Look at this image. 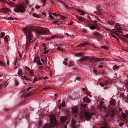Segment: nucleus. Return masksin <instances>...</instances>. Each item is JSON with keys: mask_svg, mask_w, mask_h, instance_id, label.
Instances as JSON below:
<instances>
[{"mask_svg": "<svg viewBox=\"0 0 128 128\" xmlns=\"http://www.w3.org/2000/svg\"><path fill=\"white\" fill-rule=\"evenodd\" d=\"M38 80V79L36 78H34V80L33 83H34L35 82Z\"/></svg>", "mask_w": 128, "mask_h": 128, "instance_id": "c9c22d12", "label": "nucleus"}, {"mask_svg": "<svg viewBox=\"0 0 128 128\" xmlns=\"http://www.w3.org/2000/svg\"><path fill=\"white\" fill-rule=\"evenodd\" d=\"M119 26H119V24H116V25L115 26V28H116L117 27H119Z\"/></svg>", "mask_w": 128, "mask_h": 128, "instance_id": "3c124183", "label": "nucleus"}, {"mask_svg": "<svg viewBox=\"0 0 128 128\" xmlns=\"http://www.w3.org/2000/svg\"><path fill=\"white\" fill-rule=\"evenodd\" d=\"M76 18L80 21L83 22L84 21V18L81 16H80L78 15L76 16Z\"/></svg>", "mask_w": 128, "mask_h": 128, "instance_id": "9b49d317", "label": "nucleus"}, {"mask_svg": "<svg viewBox=\"0 0 128 128\" xmlns=\"http://www.w3.org/2000/svg\"><path fill=\"white\" fill-rule=\"evenodd\" d=\"M100 84V86L102 87H103L104 86V84L100 82L99 83Z\"/></svg>", "mask_w": 128, "mask_h": 128, "instance_id": "79ce46f5", "label": "nucleus"}, {"mask_svg": "<svg viewBox=\"0 0 128 128\" xmlns=\"http://www.w3.org/2000/svg\"><path fill=\"white\" fill-rule=\"evenodd\" d=\"M48 78V77L47 76H46L45 77H44V78H43V79H44V80H46V79H47Z\"/></svg>", "mask_w": 128, "mask_h": 128, "instance_id": "052dcab7", "label": "nucleus"}, {"mask_svg": "<svg viewBox=\"0 0 128 128\" xmlns=\"http://www.w3.org/2000/svg\"><path fill=\"white\" fill-rule=\"evenodd\" d=\"M65 106V102H62V107H64Z\"/></svg>", "mask_w": 128, "mask_h": 128, "instance_id": "473e14b6", "label": "nucleus"}, {"mask_svg": "<svg viewBox=\"0 0 128 128\" xmlns=\"http://www.w3.org/2000/svg\"><path fill=\"white\" fill-rule=\"evenodd\" d=\"M47 0H42V2L43 4L45 3L46 2Z\"/></svg>", "mask_w": 128, "mask_h": 128, "instance_id": "5fc2aeb1", "label": "nucleus"}, {"mask_svg": "<svg viewBox=\"0 0 128 128\" xmlns=\"http://www.w3.org/2000/svg\"><path fill=\"white\" fill-rule=\"evenodd\" d=\"M87 45H88V44L86 42L81 43L78 45V46H86Z\"/></svg>", "mask_w": 128, "mask_h": 128, "instance_id": "a211bd4d", "label": "nucleus"}, {"mask_svg": "<svg viewBox=\"0 0 128 128\" xmlns=\"http://www.w3.org/2000/svg\"><path fill=\"white\" fill-rule=\"evenodd\" d=\"M50 118V124H47L44 126V128H51L57 125V123L55 116L54 115L49 116Z\"/></svg>", "mask_w": 128, "mask_h": 128, "instance_id": "f257e3e1", "label": "nucleus"}, {"mask_svg": "<svg viewBox=\"0 0 128 128\" xmlns=\"http://www.w3.org/2000/svg\"><path fill=\"white\" fill-rule=\"evenodd\" d=\"M94 36H99V34L98 33H95L94 34Z\"/></svg>", "mask_w": 128, "mask_h": 128, "instance_id": "2f4dec72", "label": "nucleus"}, {"mask_svg": "<svg viewBox=\"0 0 128 128\" xmlns=\"http://www.w3.org/2000/svg\"><path fill=\"white\" fill-rule=\"evenodd\" d=\"M85 94L87 96H89L90 95V93L88 90H87Z\"/></svg>", "mask_w": 128, "mask_h": 128, "instance_id": "a878e982", "label": "nucleus"}, {"mask_svg": "<svg viewBox=\"0 0 128 128\" xmlns=\"http://www.w3.org/2000/svg\"><path fill=\"white\" fill-rule=\"evenodd\" d=\"M72 123L74 124H76V122L74 119L72 120Z\"/></svg>", "mask_w": 128, "mask_h": 128, "instance_id": "4c0bfd02", "label": "nucleus"}, {"mask_svg": "<svg viewBox=\"0 0 128 128\" xmlns=\"http://www.w3.org/2000/svg\"><path fill=\"white\" fill-rule=\"evenodd\" d=\"M86 104H81V106H82L84 107L86 105Z\"/></svg>", "mask_w": 128, "mask_h": 128, "instance_id": "680f3d73", "label": "nucleus"}, {"mask_svg": "<svg viewBox=\"0 0 128 128\" xmlns=\"http://www.w3.org/2000/svg\"><path fill=\"white\" fill-rule=\"evenodd\" d=\"M70 63L69 64V66H73L74 65V64L71 61H70Z\"/></svg>", "mask_w": 128, "mask_h": 128, "instance_id": "b1692460", "label": "nucleus"}, {"mask_svg": "<svg viewBox=\"0 0 128 128\" xmlns=\"http://www.w3.org/2000/svg\"><path fill=\"white\" fill-rule=\"evenodd\" d=\"M30 73L32 74H34V72L32 70H31L30 71Z\"/></svg>", "mask_w": 128, "mask_h": 128, "instance_id": "a18cd8bd", "label": "nucleus"}, {"mask_svg": "<svg viewBox=\"0 0 128 128\" xmlns=\"http://www.w3.org/2000/svg\"><path fill=\"white\" fill-rule=\"evenodd\" d=\"M33 16H34L36 17H37L38 16V15H37V14H36L35 13H34L33 14Z\"/></svg>", "mask_w": 128, "mask_h": 128, "instance_id": "de8ad7c7", "label": "nucleus"}, {"mask_svg": "<svg viewBox=\"0 0 128 128\" xmlns=\"http://www.w3.org/2000/svg\"><path fill=\"white\" fill-rule=\"evenodd\" d=\"M72 111L73 113H76L78 111V108L76 107H74L72 108Z\"/></svg>", "mask_w": 128, "mask_h": 128, "instance_id": "4468645a", "label": "nucleus"}, {"mask_svg": "<svg viewBox=\"0 0 128 128\" xmlns=\"http://www.w3.org/2000/svg\"><path fill=\"white\" fill-rule=\"evenodd\" d=\"M78 11L80 12V14L81 15H84L86 14L85 12L80 10H79Z\"/></svg>", "mask_w": 128, "mask_h": 128, "instance_id": "412c9836", "label": "nucleus"}, {"mask_svg": "<svg viewBox=\"0 0 128 128\" xmlns=\"http://www.w3.org/2000/svg\"><path fill=\"white\" fill-rule=\"evenodd\" d=\"M115 23L114 21H110L108 22V24L109 25H112L114 24Z\"/></svg>", "mask_w": 128, "mask_h": 128, "instance_id": "aec40b11", "label": "nucleus"}, {"mask_svg": "<svg viewBox=\"0 0 128 128\" xmlns=\"http://www.w3.org/2000/svg\"><path fill=\"white\" fill-rule=\"evenodd\" d=\"M40 8V6H36L35 8L36 9H38L39 8Z\"/></svg>", "mask_w": 128, "mask_h": 128, "instance_id": "49530a36", "label": "nucleus"}, {"mask_svg": "<svg viewBox=\"0 0 128 128\" xmlns=\"http://www.w3.org/2000/svg\"><path fill=\"white\" fill-rule=\"evenodd\" d=\"M2 10L3 12L4 13L7 12L10 10V9L6 8H2Z\"/></svg>", "mask_w": 128, "mask_h": 128, "instance_id": "1a4fd4ad", "label": "nucleus"}, {"mask_svg": "<svg viewBox=\"0 0 128 128\" xmlns=\"http://www.w3.org/2000/svg\"><path fill=\"white\" fill-rule=\"evenodd\" d=\"M102 48H103L106 50H108V47L105 46H101Z\"/></svg>", "mask_w": 128, "mask_h": 128, "instance_id": "c756f323", "label": "nucleus"}, {"mask_svg": "<svg viewBox=\"0 0 128 128\" xmlns=\"http://www.w3.org/2000/svg\"><path fill=\"white\" fill-rule=\"evenodd\" d=\"M4 63L1 60L0 61V66L5 65Z\"/></svg>", "mask_w": 128, "mask_h": 128, "instance_id": "bb28decb", "label": "nucleus"}, {"mask_svg": "<svg viewBox=\"0 0 128 128\" xmlns=\"http://www.w3.org/2000/svg\"><path fill=\"white\" fill-rule=\"evenodd\" d=\"M59 22V21L58 20H55V21H54V22H53V23L54 24H56L57 22Z\"/></svg>", "mask_w": 128, "mask_h": 128, "instance_id": "e433bc0d", "label": "nucleus"}, {"mask_svg": "<svg viewBox=\"0 0 128 128\" xmlns=\"http://www.w3.org/2000/svg\"><path fill=\"white\" fill-rule=\"evenodd\" d=\"M89 61L91 62H95L99 61L98 58H92L90 59Z\"/></svg>", "mask_w": 128, "mask_h": 128, "instance_id": "6e6552de", "label": "nucleus"}, {"mask_svg": "<svg viewBox=\"0 0 128 128\" xmlns=\"http://www.w3.org/2000/svg\"><path fill=\"white\" fill-rule=\"evenodd\" d=\"M75 55L77 56H82L84 55V54L82 52H79V53H77L75 54Z\"/></svg>", "mask_w": 128, "mask_h": 128, "instance_id": "2eb2a0df", "label": "nucleus"}, {"mask_svg": "<svg viewBox=\"0 0 128 128\" xmlns=\"http://www.w3.org/2000/svg\"><path fill=\"white\" fill-rule=\"evenodd\" d=\"M88 59V57L82 58L79 60V61L80 62V63H82L81 62H84L86 60Z\"/></svg>", "mask_w": 128, "mask_h": 128, "instance_id": "9d476101", "label": "nucleus"}, {"mask_svg": "<svg viewBox=\"0 0 128 128\" xmlns=\"http://www.w3.org/2000/svg\"><path fill=\"white\" fill-rule=\"evenodd\" d=\"M30 29L27 28H26L24 29V33L26 34V36H27V39L29 40H32V36L31 34Z\"/></svg>", "mask_w": 128, "mask_h": 128, "instance_id": "f03ea898", "label": "nucleus"}, {"mask_svg": "<svg viewBox=\"0 0 128 128\" xmlns=\"http://www.w3.org/2000/svg\"><path fill=\"white\" fill-rule=\"evenodd\" d=\"M60 17L62 19V20H64L65 19V16H63L62 15L60 16Z\"/></svg>", "mask_w": 128, "mask_h": 128, "instance_id": "ea45409f", "label": "nucleus"}, {"mask_svg": "<svg viewBox=\"0 0 128 128\" xmlns=\"http://www.w3.org/2000/svg\"><path fill=\"white\" fill-rule=\"evenodd\" d=\"M49 32V30L47 29H46L45 30H41L38 31V34L42 35H44L48 34Z\"/></svg>", "mask_w": 128, "mask_h": 128, "instance_id": "39448f33", "label": "nucleus"}, {"mask_svg": "<svg viewBox=\"0 0 128 128\" xmlns=\"http://www.w3.org/2000/svg\"><path fill=\"white\" fill-rule=\"evenodd\" d=\"M67 119V117L65 116H62L60 117V120L61 123L62 124L64 122V121L66 120Z\"/></svg>", "mask_w": 128, "mask_h": 128, "instance_id": "0eeeda50", "label": "nucleus"}, {"mask_svg": "<svg viewBox=\"0 0 128 128\" xmlns=\"http://www.w3.org/2000/svg\"><path fill=\"white\" fill-rule=\"evenodd\" d=\"M116 28L112 29L113 32H118L121 33H123V32L121 31L122 30L121 27L119 26V27H118Z\"/></svg>", "mask_w": 128, "mask_h": 128, "instance_id": "423d86ee", "label": "nucleus"}, {"mask_svg": "<svg viewBox=\"0 0 128 128\" xmlns=\"http://www.w3.org/2000/svg\"><path fill=\"white\" fill-rule=\"evenodd\" d=\"M60 38L59 36L58 35H54L52 36L50 39H53L54 38Z\"/></svg>", "mask_w": 128, "mask_h": 128, "instance_id": "dca6fc26", "label": "nucleus"}, {"mask_svg": "<svg viewBox=\"0 0 128 128\" xmlns=\"http://www.w3.org/2000/svg\"><path fill=\"white\" fill-rule=\"evenodd\" d=\"M18 75L19 76H21L22 74V71L21 69H20L18 73Z\"/></svg>", "mask_w": 128, "mask_h": 128, "instance_id": "f3484780", "label": "nucleus"}, {"mask_svg": "<svg viewBox=\"0 0 128 128\" xmlns=\"http://www.w3.org/2000/svg\"><path fill=\"white\" fill-rule=\"evenodd\" d=\"M122 116L124 118H125L127 116V115L124 113H122Z\"/></svg>", "mask_w": 128, "mask_h": 128, "instance_id": "cd10ccee", "label": "nucleus"}, {"mask_svg": "<svg viewBox=\"0 0 128 128\" xmlns=\"http://www.w3.org/2000/svg\"><path fill=\"white\" fill-rule=\"evenodd\" d=\"M85 115V118L86 120H90L91 118V116L92 114H94L93 112H92L91 113L87 112H86L84 113Z\"/></svg>", "mask_w": 128, "mask_h": 128, "instance_id": "20e7f679", "label": "nucleus"}, {"mask_svg": "<svg viewBox=\"0 0 128 128\" xmlns=\"http://www.w3.org/2000/svg\"><path fill=\"white\" fill-rule=\"evenodd\" d=\"M32 88V87H28V88H27V89L28 90H29L31 89Z\"/></svg>", "mask_w": 128, "mask_h": 128, "instance_id": "13d9d810", "label": "nucleus"}, {"mask_svg": "<svg viewBox=\"0 0 128 128\" xmlns=\"http://www.w3.org/2000/svg\"><path fill=\"white\" fill-rule=\"evenodd\" d=\"M42 14H44V15L45 16H46V13H45L44 12H42Z\"/></svg>", "mask_w": 128, "mask_h": 128, "instance_id": "69168bd1", "label": "nucleus"}, {"mask_svg": "<svg viewBox=\"0 0 128 128\" xmlns=\"http://www.w3.org/2000/svg\"><path fill=\"white\" fill-rule=\"evenodd\" d=\"M110 103L111 105H114L116 103V101L114 99H112L110 100Z\"/></svg>", "mask_w": 128, "mask_h": 128, "instance_id": "ddd939ff", "label": "nucleus"}, {"mask_svg": "<svg viewBox=\"0 0 128 128\" xmlns=\"http://www.w3.org/2000/svg\"><path fill=\"white\" fill-rule=\"evenodd\" d=\"M119 68V66H117L116 65L114 66L113 67V70H114L116 69H118Z\"/></svg>", "mask_w": 128, "mask_h": 128, "instance_id": "5701e85b", "label": "nucleus"}, {"mask_svg": "<svg viewBox=\"0 0 128 128\" xmlns=\"http://www.w3.org/2000/svg\"><path fill=\"white\" fill-rule=\"evenodd\" d=\"M73 23L72 21L71 22H70V23L68 24L69 25H71Z\"/></svg>", "mask_w": 128, "mask_h": 128, "instance_id": "0e129e2a", "label": "nucleus"}, {"mask_svg": "<svg viewBox=\"0 0 128 128\" xmlns=\"http://www.w3.org/2000/svg\"><path fill=\"white\" fill-rule=\"evenodd\" d=\"M52 14H53V15H55L56 16H57V14H56V13H52Z\"/></svg>", "mask_w": 128, "mask_h": 128, "instance_id": "338daca9", "label": "nucleus"}, {"mask_svg": "<svg viewBox=\"0 0 128 128\" xmlns=\"http://www.w3.org/2000/svg\"><path fill=\"white\" fill-rule=\"evenodd\" d=\"M25 2L27 5H28L29 2L28 0H26Z\"/></svg>", "mask_w": 128, "mask_h": 128, "instance_id": "09e8293b", "label": "nucleus"}, {"mask_svg": "<svg viewBox=\"0 0 128 128\" xmlns=\"http://www.w3.org/2000/svg\"><path fill=\"white\" fill-rule=\"evenodd\" d=\"M25 68L26 70L28 71H29L30 70V68L27 66H26Z\"/></svg>", "mask_w": 128, "mask_h": 128, "instance_id": "58836bf2", "label": "nucleus"}, {"mask_svg": "<svg viewBox=\"0 0 128 128\" xmlns=\"http://www.w3.org/2000/svg\"><path fill=\"white\" fill-rule=\"evenodd\" d=\"M42 46H44V47L46 45V44H44V43H42Z\"/></svg>", "mask_w": 128, "mask_h": 128, "instance_id": "864d4df0", "label": "nucleus"}, {"mask_svg": "<svg viewBox=\"0 0 128 128\" xmlns=\"http://www.w3.org/2000/svg\"><path fill=\"white\" fill-rule=\"evenodd\" d=\"M49 17L52 20L54 18V17L53 16L50 14H49Z\"/></svg>", "mask_w": 128, "mask_h": 128, "instance_id": "7c9ffc66", "label": "nucleus"}, {"mask_svg": "<svg viewBox=\"0 0 128 128\" xmlns=\"http://www.w3.org/2000/svg\"><path fill=\"white\" fill-rule=\"evenodd\" d=\"M64 64L66 66H67L68 65L67 62L66 61L64 62Z\"/></svg>", "mask_w": 128, "mask_h": 128, "instance_id": "8fccbe9b", "label": "nucleus"}, {"mask_svg": "<svg viewBox=\"0 0 128 128\" xmlns=\"http://www.w3.org/2000/svg\"><path fill=\"white\" fill-rule=\"evenodd\" d=\"M99 61L102 60H104V59L103 58H98Z\"/></svg>", "mask_w": 128, "mask_h": 128, "instance_id": "c03bdc74", "label": "nucleus"}, {"mask_svg": "<svg viewBox=\"0 0 128 128\" xmlns=\"http://www.w3.org/2000/svg\"><path fill=\"white\" fill-rule=\"evenodd\" d=\"M124 124L122 123H120V126H123Z\"/></svg>", "mask_w": 128, "mask_h": 128, "instance_id": "bf43d9fd", "label": "nucleus"}, {"mask_svg": "<svg viewBox=\"0 0 128 128\" xmlns=\"http://www.w3.org/2000/svg\"><path fill=\"white\" fill-rule=\"evenodd\" d=\"M16 8L14 9V11L15 12H24L25 10L24 7L22 5H17L16 6Z\"/></svg>", "mask_w": 128, "mask_h": 128, "instance_id": "7ed1b4c3", "label": "nucleus"}, {"mask_svg": "<svg viewBox=\"0 0 128 128\" xmlns=\"http://www.w3.org/2000/svg\"><path fill=\"white\" fill-rule=\"evenodd\" d=\"M84 101L86 102H90V99L87 97H85L83 98Z\"/></svg>", "mask_w": 128, "mask_h": 128, "instance_id": "f8f14e48", "label": "nucleus"}, {"mask_svg": "<svg viewBox=\"0 0 128 128\" xmlns=\"http://www.w3.org/2000/svg\"><path fill=\"white\" fill-rule=\"evenodd\" d=\"M1 35L0 36V37L1 38H2L4 36L5 34L4 32H1Z\"/></svg>", "mask_w": 128, "mask_h": 128, "instance_id": "393cba45", "label": "nucleus"}, {"mask_svg": "<svg viewBox=\"0 0 128 128\" xmlns=\"http://www.w3.org/2000/svg\"><path fill=\"white\" fill-rule=\"evenodd\" d=\"M58 48V49L59 50H60L62 51H64V48H60V47Z\"/></svg>", "mask_w": 128, "mask_h": 128, "instance_id": "72a5a7b5", "label": "nucleus"}, {"mask_svg": "<svg viewBox=\"0 0 128 128\" xmlns=\"http://www.w3.org/2000/svg\"><path fill=\"white\" fill-rule=\"evenodd\" d=\"M99 67L100 68H102L103 67V66L102 65H100L99 66Z\"/></svg>", "mask_w": 128, "mask_h": 128, "instance_id": "e2e57ef3", "label": "nucleus"}, {"mask_svg": "<svg viewBox=\"0 0 128 128\" xmlns=\"http://www.w3.org/2000/svg\"><path fill=\"white\" fill-rule=\"evenodd\" d=\"M90 28L91 29L93 30L95 29L96 27L94 25H92L90 26Z\"/></svg>", "mask_w": 128, "mask_h": 128, "instance_id": "4be33fe9", "label": "nucleus"}, {"mask_svg": "<svg viewBox=\"0 0 128 128\" xmlns=\"http://www.w3.org/2000/svg\"><path fill=\"white\" fill-rule=\"evenodd\" d=\"M48 47L47 46H45L44 47V50H46L48 48Z\"/></svg>", "mask_w": 128, "mask_h": 128, "instance_id": "37998d69", "label": "nucleus"}, {"mask_svg": "<svg viewBox=\"0 0 128 128\" xmlns=\"http://www.w3.org/2000/svg\"><path fill=\"white\" fill-rule=\"evenodd\" d=\"M38 64L40 66L42 65V63L40 62H38Z\"/></svg>", "mask_w": 128, "mask_h": 128, "instance_id": "6e6d98bb", "label": "nucleus"}, {"mask_svg": "<svg viewBox=\"0 0 128 128\" xmlns=\"http://www.w3.org/2000/svg\"><path fill=\"white\" fill-rule=\"evenodd\" d=\"M45 51L44 52V53L45 54H46L49 51V50H45Z\"/></svg>", "mask_w": 128, "mask_h": 128, "instance_id": "a19ab883", "label": "nucleus"}, {"mask_svg": "<svg viewBox=\"0 0 128 128\" xmlns=\"http://www.w3.org/2000/svg\"><path fill=\"white\" fill-rule=\"evenodd\" d=\"M3 86V85L2 84H0V88H1Z\"/></svg>", "mask_w": 128, "mask_h": 128, "instance_id": "774afa93", "label": "nucleus"}, {"mask_svg": "<svg viewBox=\"0 0 128 128\" xmlns=\"http://www.w3.org/2000/svg\"><path fill=\"white\" fill-rule=\"evenodd\" d=\"M6 18L8 20H13L15 18L12 17H8L7 18Z\"/></svg>", "mask_w": 128, "mask_h": 128, "instance_id": "c85d7f7f", "label": "nucleus"}, {"mask_svg": "<svg viewBox=\"0 0 128 128\" xmlns=\"http://www.w3.org/2000/svg\"><path fill=\"white\" fill-rule=\"evenodd\" d=\"M9 38V36H6L4 38V39L5 40L6 42H8V40Z\"/></svg>", "mask_w": 128, "mask_h": 128, "instance_id": "6ab92c4d", "label": "nucleus"}, {"mask_svg": "<svg viewBox=\"0 0 128 128\" xmlns=\"http://www.w3.org/2000/svg\"><path fill=\"white\" fill-rule=\"evenodd\" d=\"M18 53L20 56L21 57L22 55V52H20V51H19Z\"/></svg>", "mask_w": 128, "mask_h": 128, "instance_id": "f704fd0d", "label": "nucleus"}, {"mask_svg": "<svg viewBox=\"0 0 128 128\" xmlns=\"http://www.w3.org/2000/svg\"><path fill=\"white\" fill-rule=\"evenodd\" d=\"M93 71L94 72V73L95 74H96V72H97V70L95 69H94V70H93Z\"/></svg>", "mask_w": 128, "mask_h": 128, "instance_id": "4d7b16f0", "label": "nucleus"}, {"mask_svg": "<svg viewBox=\"0 0 128 128\" xmlns=\"http://www.w3.org/2000/svg\"><path fill=\"white\" fill-rule=\"evenodd\" d=\"M22 78L23 80H24L25 79H26V80H27L26 78V76H24L23 78Z\"/></svg>", "mask_w": 128, "mask_h": 128, "instance_id": "603ef678", "label": "nucleus"}]
</instances>
